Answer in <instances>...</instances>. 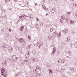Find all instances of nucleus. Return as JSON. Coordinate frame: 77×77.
Here are the masks:
<instances>
[{
  "mask_svg": "<svg viewBox=\"0 0 77 77\" xmlns=\"http://www.w3.org/2000/svg\"><path fill=\"white\" fill-rule=\"evenodd\" d=\"M39 41H38L37 40H35L33 42V44L35 46V47H38V45Z\"/></svg>",
  "mask_w": 77,
  "mask_h": 77,
  "instance_id": "nucleus-1",
  "label": "nucleus"
},
{
  "mask_svg": "<svg viewBox=\"0 0 77 77\" xmlns=\"http://www.w3.org/2000/svg\"><path fill=\"white\" fill-rule=\"evenodd\" d=\"M12 60L14 62L17 61V57L15 55L13 56L12 58Z\"/></svg>",
  "mask_w": 77,
  "mask_h": 77,
  "instance_id": "nucleus-2",
  "label": "nucleus"
},
{
  "mask_svg": "<svg viewBox=\"0 0 77 77\" xmlns=\"http://www.w3.org/2000/svg\"><path fill=\"white\" fill-rule=\"evenodd\" d=\"M18 41L19 42H20V43H23L24 42V39L22 38H20V39H19L18 40Z\"/></svg>",
  "mask_w": 77,
  "mask_h": 77,
  "instance_id": "nucleus-3",
  "label": "nucleus"
},
{
  "mask_svg": "<svg viewBox=\"0 0 77 77\" xmlns=\"http://www.w3.org/2000/svg\"><path fill=\"white\" fill-rule=\"evenodd\" d=\"M56 47H54L52 52V53L53 54H55L56 52Z\"/></svg>",
  "mask_w": 77,
  "mask_h": 77,
  "instance_id": "nucleus-4",
  "label": "nucleus"
},
{
  "mask_svg": "<svg viewBox=\"0 0 77 77\" xmlns=\"http://www.w3.org/2000/svg\"><path fill=\"white\" fill-rule=\"evenodd\" d=\"M20 18V19L22 20H26V19L24 18V16L23 15L21 16H19Z\"/></svg>",
  "mask_w": 77,
  "mask_h": 77,
  "instance_id": "nucleus-5",
  "label": "nucleus"
},
{
  "mask_svg": "<svg viewBox=\"0 0 77 77\" xmlns=\"http://www.w3.org/2000/svg\"><path fill=\"white\" fill-rule=\"evenodd\" d=\"M56 11V9L55 8H53L52 9V10L51 11V12L52 13H54Z\"/></svg>",
  "mask_w": 77,
  "mask_h": 77,
  "instance_id": "nucleus-6",
  "label": "nucleus"
},
{
  "mask_svg": "<svg viewBox=\"0 0 77 77\" xmlns=\"http://www.w3.org/2000/svg\"><path fill=\"white\" fill-rule=\"evenodd\" d=\"M58 35L57 32H54L53 34V35L55 37L57 36Z\"/></svg>",
  "mask_w": 77,
  "mask_h": 77,
  "instance_id": "nucleus-7",
  "label": "nucleus"
},
{
  "mask_svg": "<svg viewBox=\"0 0 77 77\" xmlns=\"http://www.w3.org/2000/svg\"><path fill=\"white\" fill-rule=\"evenodd\" d=\"M6 71V69L5 68H2V69L1 70V73H4V72H5Z\"/></svg>",
  "mask_w": 77,
  "mask_h": 77,
  "instance_id": "nucleus-8",
  "label": "nucleus"
},
{
  "mask_svg": "<svg viewBox=\"0 0 77 77\" xmlns=\"http://www.w3.org/2000/svg\"><path fill=\"white\" fill-rule=\"evenodd\" d=\"M48 38L49 39H50L51 40H53V36L50 35L48 36Z\"/></svg>",
  "mask_w": 77,
  "mask_h": 77,
  "instance_id": "nucleus-9",
  "label": "nucleus"
},
{
  "mask_svg": "<svg viewBox=\"0 0 77 77\" xmlns=\"http://www.w3.org/2000/svg\"><path fill=\"white\" fill-rule=\"evenodd\" d=\"M33 72L35 73V74H38V70L36 69H33Z\"/></svg>",
  "mask_w": 77,
  "mask_h": 77,
  "instance_id": "nucleus-10",
  "label": "nucleus"
},
{
  "mask_svg": "<svg viewBox=\"0 0 77 77\" xmlns=\"http://www.w3.org/2000/svg\"><path fill=\"white\" fill-rule=\"evenodd\" d=\"M29 55H30L29 53V52H27L25 56L27 57V58H29Z\"/></svg>",
  "mask_w": 77,
  "mask_h": 77,
  "instance_id": "nucleus-11",
  "label": "nucleus"
},
{
  "mask_svg": "<svg viewBox=\"0 0 77 77\" xmlns=\"http://www.w3.org/2000/svg\"><path fill=\"white\" fill-rule=\"evenodd\" d=\"M34 62H39V60L37 58H35L34 59Z\"/></svg>",
  "mask_w": 77,
  "mask_h": 77,
  "instance_id": "nucleus-12",
  "label": "nucleus"
},
{
  "mask_svg": "<svg viewBox=\"0 0 77 77\" xmlns=\"http://www.w3.org/2000/svg\"><path fill=\"white\" fill-rule=\"evenodd\" d=\"M8 50L9 52H11L12 51V48L11 47H9L8 48Z\"/></svg>",
  "mask_w": 77,
  "mask_h": 77,
  "instance_id": "nucleus-13",
  "label": "nucleus"
},
{
  "mask_svg": "<svg viewBox=\"0 0 77 77\" xmlns=\"http://www.w3.org/2000/svg\"><path fill=\"white\" fill-rule=\"evenodd\" d=\"M42 45V42H40V44L39 45V46L38 47V48H40L41 46Z\"/></svg>",
  "mask_w": 77,
  "mask_h": 77,
  "instance_id": "nucleus-14",
  "label": "nucleus"
},
{
  "mask_svg": "<svg viewBox=\"0 0 77 77\" xmlns=\"http://www.w3.org/2000/svg\"><path fill=\"white\" fill-rule=\"evenodd\" d=\"M36 68L38 70H39V71H41V68L39 66H36Z\"/></svg>",
  "mask_w": 77,
  "mask_h": 77,
  "instance_id": "nucleus-15",
  "label": "nucleus"
},
{
  "mask_svg": "<svg viewBox=\"0 0 77 77\" xmlns=\"http://www.w3.org/2000/svg\"><path fill=\"white\" fill-rule=\"evenodd\" d=\"M70 70L72 71L73 72L75 71V68H70Z\"/></svg>",
  "mask_w": 77,
  "mask_h": 77,
  "instance_id": "nucleus-16",
  "label": "nucleus"
},
{
  "mask_svg": "<svg viewBox=\"0 0 77 77\" xmlns=\"http://www.w3.org/2000/svg\"><path fill=\"white\" fill-rule=\"evenodd\" d=\"M69 40H70V37H68L67 38V40H66V42H68L69 41Z\"/></svg>",
  "mask_w": 77,
  "mask_h": 77,
  "instance_id": "nucleus-17",
  "label": "nucleus"
},
{
  "mask_svg": "<svg viewBox=\"0 0 77 77\" xmlns=\"http://www.w3.org/2000/svg\"><path fill=\"white\" fill-rule=\"evenodd\" d=\"M61 18L62 19V20H65L66 18H65V16H61Z\"/></svg>",
  "mask_w": 77,
  "mask_h": 77,
  "instance_id": "nucleus-18",
  "label": "nucleus"
},
{
  "mask_svg": "<svg viewBox=\"0 0 77 77\" xmlns=\"http://www.w3.org/2000/svg\"><path fill=\"white\" fill-rule=\"evenodd\" d=\"M24 28V26H21L20 29V30L22 31H23V29Z\"/></svg>",
  "mask_w": 77,
  "mask_h": 77,
  "instance_id": "nucleus-19",
  "label": "nucleus"
},
{
  "mask_svg": "<svg viewBox=\"0 0 77 77\" xmlns=\"http://www.w3.org/2000/svg\"><path fill=\"white\" fill-rule=\"evenodd\" d=\"M64 62H65V59H64L61 60V63H64Z\"/></svg>",
  "mask_w": 77,
  "mask_h": 77,
  "instance_id": "nucleus-20",
  "label": "nucleus"
},
{
  "mask_svg": "<svg viewBox=\"0 0 77 77\" xmlns=\"http://www.w3.org/2000/svg\"><path fill=\"white\" fill-rule=\"evenodd\" d=\"M32 53H33V54L34 55L36 54V51L35 50H33L32 51Z\"/></svg>",
  "mask_w": 77,
  "mask_h": 77,
  "instance_id": "nucleus-21",
  "label": "nucleus"
},
{
  "mask_svg": "<svg viewBox=\"0 0 77 77\" xmlns=\"http://www.w3.org/2000/svg\"><path fill=\"white\" fill-rule=\"evenodd\" d=\"M49 74H50V73H51V74H53V72L52 71V70L50 69L49 70Z\"/></svg>",
  "mask_w": 77,
  "mask_h": 77,
  "instance_id": "nucleus-22",
  "label": "nucleus"
},
{
  "mask_svg": "<svg viewBox=\"0 0 77 77\" xmlns=\"http://www.w3.org/2000/svg\"><path fill=\"white\" fill-rule=\"evenodd\" d=\"M69 23L70 24H74V21H73L72 20H70V21Z\"/></svg>",
  "mask_w": 77,
  "mask_h": 77,
  "instance_id": "nucleus-23",
  "label": "nucleus"
},
{
  "mask_svg": "<svg viewBox=\"0 0 77 77\" xmlns=\"http://www.w3.org/2000/svg\"><path fill=\"white\" fill-rule=\"evenodd\" d=\"M31 62H32V63H34V58H31L30 60Z\"/></svg>",
  "mask_w": 77,
  "mask_h": 77,
  "instance_id": "nucleus-24",
  "label": "nucleus"
},
{
  "mask_svg": "<svg viewBox=\"0 0 77 77\" xmlns=\"http://www.w3.org/2000/svg\"><path fill=\"white\" fill-rule=\"evenodd\" d=\"M30 17H29L30 18H33V17H34V15L33 14H30Z\"/></svg>",
  "mask_w": 77,
  "mask_h": 77,
  "instance_id": "nucleus-25",
  "label": "nucleus"
},
{
  "mask_svg": "<svg viewBox=\"0 0 77 77\" xmlns=\"http://www.w3.org/2000/svg\"><path fill=\"white\" fill-rule=\"evenodd\" d=\"M54 30V29H53V28H52L50 29V31L51 32H52L53 31V30Z\"/></svg>",
  "mask_w": 77,
  "mask_h": 77,
  "instance_id": "nucleus-26",
  "label": "nucleus"
},
{
  "mask_svg": "<svg viewBox=\"0 0 77 77\" xmlns=\"http://www.w3.org/2000/svg\"><path fill=\"white\" fill-rule=\"evenodd\" d=\"M57 61L58 62H60H60H61V59H58L57 60Z\"/></svg>",
  "mask_w": 77,
  "mask_h": 77,
  "instance_id": "nucleus-27",
  "label": "nucleus"
},
{
  "mask_svg": "<svg viewBox=\"0 0 77 77\" xmlns=\"http://www.w3.org/2000/svg\"><path fill=\"white\" fill-rule=\"evenodd\" d=\"M72 52L71 51H68V54L70 56H71Z\"/></svg>",
  "mask_w": 77,
  "mask_h": 77,
  "instance_id": "nucleus-28",
  "label": "nucleus"
},
{
  "mask_svg": "<svg viewBox=\"0 0 77 77\" xmlns=\"http://www.w3.org/2000/svg\"><path fill=\"white\" fill-rule=\"evenodd\" d=\"M40 26H43V23L42 22H41L40 23Z\"/></svg>",
  "mask_w": 77,
  "mask_h": 77,
  "instance_id": "nucleus-29",
  "label": "nucleus"
},
{
  "mask_svg": "<svg viewBox=\"0 0 77 77\" xmlns=\"http://www.w3.org/2000/svg\"><path fill=\"white\" fill-rule=\"evenodd\" d=\"M73 6H75V7H76V6H77V5L76 3L74 2L73 3Z\"/></svg>",
  "mask_w": 77,
  "mask_h": 77,
  "instance_id": "nucleus-30",
  "label": "nucleus"
},
{
  "mask_svg": "<svg viewBox=\"0 0 77 77\" xmlns=\"http://www.w3.org/2000/svg\"><path fill=\"white\" fill-rule=\"evenodd\" d=\"M5 36L6 37V38H8V36H9V34H5Z\"/></svg>",
  "mask_w": 77,
  "mask_h": 77,
  "instance_id": "nucleus-31",
  "label": "nucleus"
},
{
  "mask_svg": "<svg viewBox=\"0 0 77 77\" xmlns=\"http://www.w3.org/2000/svg\"><path fill=\"white\" fill-rule=\"evenodd\" d=\"M75 48H77V43H75Z\"/></svg>",
  "mask_w": 77,
  "mask_h": 77,
  "instance_id": "nucleus-32",
  "label": "nucleus"
},
{
  "mask_svg": "<svg viewBox=\"0 0 77 77\" xmlns=\"http://www.w3.org/2000/svg\"><path fill=\"white\" fill-rule=\"evenodd\" d=\"M61 35V32H60V34L58 35V37L60 38V35Z\"/></svg>",
  "mask_w": 77,
  "mask_h": 77,
  "instance_id": "nucleus-33",
  "label": "nucleus"
},
{
  "mask_svg": "<svg viewBox=\"0 0 77 77\" xmlns=\"http://www.w3.org/2000/svg\"><path fill=\"white\" fill-rule=\"evenodd\" d=\"M63 32L65 34V33H66V31L65 30H63Z\"/></svg>",
  "mask_w": 77,
  "mask_h": 77,
  "instance_id": "nucleus-34",
  "label": "nucleus"
},
{
  "mask_svg": "<svg viewBox=\"0 0 77 77\" xmlns=\"http://www.w3.org/2000/svg\"><path fill=\"white\" fill-rule=\"evenodd\" d=\"M71 12H67V14L68 15H71Z\"/></svg>",
  "mask_w": 77,
  "mask_h": 77,
  "instance_id": "nucleus-35",
  "label": "nucleus"
},
{
  "mask_svg": "<svg viewBox=\"0 0 77 77\" xmlns=\"http://www.w3.org/2000/svg\"><path fill=\"white\" fill-rule=\"evenodd\" d=\"M20 53L21 54H23V53H24V52H23V51L22 50H20Z\"/></svg>",
  "mask_w": 77,
  "mask_h": 77,
  "instance_id": "nucleus-36",
  "label": "nucleus"
},
{
  "mask_svg": "<svg viewBox=\"0 0 77 77\" xmlns=\"http://www.w3.org/2000/svg\"><path fill=\"white\" fill-rule=\"evenodd\" d=\"M17 74V75H21V72H19Z\"/></svg>",
  "mask_w": 77,
  "mask_h": 77,
  "instance_id": "nucleus-37",
  "label": "nucleus"
},
{
  "mask_svg": "<svg viewBox=\"0 0 77 77\" xmlns=\"http://www.w3.org/2000/svg\"><path fill=\"white\" fill-rule=\"evenodd\" d=\"M3 7L2 6H0V9H2V8H3Z\"/></svg>",
  "mask_w": 77,
  "mask_h": 77,
  "instance_id": "nucleus-38",
  "label": "nucleus"
},
{
  "mask_svg": "<svg viewBox=\"0 0 77 77\" xmlns=\"http://www.w3.org/2000/svg\"><path fill=\"white\" fill-rule=\"evenodd\" d=\"M31 45H32V44H30V45H28L27 46V48H30V46H31Z\"/></svg>",
  "mask_w": 77,
  "mask_h": 77,
  "instance_id": "nucleus-39",
  "label": "nucleus"
},
{
  "mask_svg": "<svg viewBox=\"0 0 77 77\" xmlns=\"http://www.w3.org/2000/svg\"><path fill=\"white\" fill-rule=\"evenodd\" d=\"M43 8H44V9H45V5H42Z\"/></svg>",
  "mask_w": 77,
  "mask_h": 77,
  "instance_id": "nucleus-40",
  "label": "nucleus"
},
{
  "mask_svg": "<svg viewBox=\"0 0 77 77\" xmlns=\"http://www.w3.org/2000/svg\"><path fill=\"white\" fill-rule=\"evenodd\" d=\"M60 22L61 23H63V20H60Z\"/></svg>",
  "mask_w": 77,
  "mask_h": 77,
  "instance_id": "nucleus-41",
  "label": "nucleus"
},
{
  "mask_svg": "<svg viewBox=\"0 0 77 77\" xmlns=\"http://www.w3.org/2000/svg\"><path fill=\"white\" fill-rule=\"evenodd\" d=\"M4 18L5 19H7V17H6V15H5L4 16Z\"/></svg>",
  "mask_w": 77,
  "mask_h": 77,
  "instance_id": "nucleus-42",
  "label": "nucleus"
},
{
  "mask_svg": "<svg viewBox=\"0 0 77 77\" xmlns=\"http://www.w3.org/2000/svg\"><path fill=\"white\" fill-rule=\"evenodd\" d=\"M24 16L25 17H29V16H27L25 14L24 15Z\"/></svg>",
  "mask_w": 77,
  "mask_h": 77,
  "instance_id": "nucleus-43",
  "label": "nucleus"
},
{
  "mask_svg": "<svg viewBox=\"0 0 77 77\" xmlns=\"http://www.w3.org/2000/svg\"><path fill=\"white\" fill-rule=\"evenodd\" d=\"M2 12H5L6 11V10L4 9H3L2 10Z\"/></svg>",
  "mask_w": 77,
  "mask_h": 77,
  "instance_id": "nucleus-44",
  "label": "nucleus"
},
{
  "mask_svg": "<svg viewBox=\"0 0 77 77\" xmlns=\"http://www.w3.org/2000/svg\"><path fill=\"white\" fill-rule=\"evenodd\" d=\"M68 21V18H66V22H67V21Z\"/></svg>",
  "mask_w": 77,
  "mask_h": 77,
  "instance_id": "nucleus-45",
  "label": "nucleus"
},
{
  "mask_svg": "<svg viewBox=\"0 0 77 77\" xmlns=\"http://www.w3.org/2000/svg\"><path fill=\"white\" fill-rule=\"evenodd\" d=\"M4 77H7V75H6V74H5Z\"/></svg>",
  "mask_w": 77,
  "mask_h": 77,
  "instance_id": "nucleus-46",
  "label": "nucleus"
},
{
  "mask_svg": "<svg viewBox=\"0 0 77 77\" xmlns=\"http://www.w3.org/2000/svg\"><path fill=\"white\" fill-rule=\"evenodd\" d=\"M28 38H29V39H30V36H28Z\"/></svg>",
  "mask_w": 77,
  "mask_h": 77,
  "instance_id": "nucleus-47",
  "label": "nucleus"
},
{
  "mask_svg": "<svg viewBox=\"0 0 77 77\" xmlns=\"http://www.w3.org/2000/svg\"><path fill=\"white\" fill-rule=\"evenodd\" d=\"M21 65H22V66H23V65H24V63H21Z\"/></svg>",
  "mask_w": 77,
  "mask_h": 77,
  "instance_id": "nucleus-48",
  "label": "nucleus"
},
{
  "mask_svg": "<svg viewBox=\"0 0 77 77\" xmlns=\"http://www.w3.org/2000/svg\"><path fill=\"white\" fill-rule=\"evenodd\" d=\"M18 49H19V50H20V49H21V48L20 47H18Z\"/></svg>",
  "mask_w": 77,
  "mask_h": 77,
  "instance_id": "nucleus-49",
  "label": "nucleus"
},
{
  "mask_svg": "<svg viewBox=\"0 0 77 77\" xmlns=\"http://www.w3.org/2000/svg\"><path fill=\"white\" fill-rule=\"evenodd\" d=\"M36 20L38 22V21H39V20H38V18H36Z\"/></svg>",
  "mask_w": 77,
  "mask_h": 77,
  "instance_id": "nucleus-50",
  "label": "nucleus"
},
{
  "mask_svg": "<svg viewBox=\"0 0 77 77\" xmlns=\"http://www.w3.org/2000/svg\"><path fill=\"white\" fill-rule=\"evenodd\" d=\"M15 38H16V39H17V38H18V37H17V36H16Z\"/></svg>",
  "mask_w": 77,
  "mask_h": 77,
  "instance_id": "nucleus-51",
  "label": "nucleus"
},
{
  "mask_svg": "<svg viewBox=\"0 0 77 77\" xmlns=\"http://www.w3.org/2000/svg\"><path fill=\"white\" fill-rule=\"evenodd\" d=\"M7 2H8V0H5V3H7Z\"/></svg>",
  "mask_w": 77,
  "mask_h": 77,
  "instance_id": "nucleus-52",
  "label": "nucleus"
},
{
  "mask_svg": "<svg viewBox=\"0 0 77 77\" xmlns=\"http://www.w3.org/2000/svg\"><path fill=\"white\" fill-rule=\"evenodd\" d=\"M9 31H10V32H11V29H9Z\"/></svg>",
  "mask_w": 77,
  "mask_h": 77,
  "instance_id": "nucleus-53",
  "label": "nucleus"
},
{
  "mask_svg": "<svg viewBox=\"0 0 77 77\" xmlns=\"http://www.w3.org/2000/svg\"><path fill=\"white\" fill-rule=\"evenodd\" d=\"M31 77H36L35 76H32Z\"/></svg>",
  "mask_w": 77,
  "mask_h": 77,
  "instance_id": "nucleus-54",
  "label": "nucleus"
},
{
  "mask_svg": "<svg viewBox=\"0 0 77 77\" xmlns=\"http://www.w3.org/2000/svg\"><path fill=\"white\" fill-rule=\"evenodd\" d=\"M14 1L15 2H17V0H15Z\"/></svg>",
  "mask_w": 77,
  "mask_h": 77,
  "instance_id": "nucleus-55",
  "label": "nucleus"
},
{
  "mask_svg": "<svg viewBox=\"0 0 77 77\" xmlns=\"http://www.w3.org/2000/svg\"><path fill=\"white\" fill-rule=\"evenodd\" d=\"M70 1H71V2H73V1H74V0H70Z\"/></svg>",
  "mask_w": 77,
  "mask_h": 77,
  "instance_id": "nucleus-56",
  "label": "nucleus"
},
{
  "mask_svg": "<svg viewBox=\"0 0 77 77\" xmlns=\"http://www.w3.org/2000/svg\"><path fill=\"white\" fill-rule=\"evenodd\" d=\"M37 3H35V5H36H36H37Z\"/></svg>",
  "mask_w": 77,
  "mask_h": 77,
  "instance_id": "nucleus-57",
  "label": "nucleus"
},
{
  "mask_svg": "<svg viewBox=\"0 0 77 77\" xmlns=\"http://www.w3.org/2000/svg\"><path fill=\"white\" fill-rule=\"evenodd\" d=\"M25 62H27V60H25Z\"/></svg>",
  "mask_w": 77,
  "mask_h": 77,
  "instance_id": "nucleus-58",
  "label": "nucleus"
},
{
  "mask_svg": "<svg viewBox=\"0 0 77 77\" xmlns=\"http://www.w3.org/2000/svg\"><path fill=\"white\" fill-rule=\"evenodd\" d=\"M74 32H72V33L73 34H74Z\"/></svg>",
  "mask_w": 77,
  "mask_h": 77,
  "instance_id": "nucleus-59",
  "label": "nucleus"
},
{
  "mask_svg": "<svg viewBox=\"0 0 77 77\" xmlns=\"http://www.w3.org/2000/svg\"><path fill=\"white\" fill-rule=\"evenodd\" d=\"M69 56H67L66 57V58H68V57H69Z\"/></svg>",
  "mask_w": 77,
  "mask_h": 77,
  "instance_id": "nucleus-60",
  "label": "nucleus"
},
{
  "mask_svg": "<svg viewBox=\"0 0 77 77\" xmlns=\"http://www.w3.org/2000/svg\"><path fill=\"white\" fill-rule=\"evenodd\" d=\"M63 45H64L65 44V43H63Z\"/></svg>",
  "mask_w": 77,
  "mask_h": 77,
  "instance_id": "nucleus-61",
  "label": "nucleus"
},
{
  "mask_svg": "<svg viewBox=\"0 0 77 77\" xmlns=\"http://www.w3.org/2000/svg\"><path fill=\"white\" fill-rule=\"evenodd\" d=\"M2 75H3V73L1 74Z\"/></svg>",
  "mask_w": 77,
  "mask_h": 77,
  "instance_id": "nucleus-62",
  "label": "nucleus"
},
{
  "mask_svg": "<svg viewBox=\"0 0 77 77\" xmlns=\"http://www.w3.org/2000/svg\"><path fill=\"white\" fill-rule=\"evenodd\" d=\"M10 1V0H8V2H9Z\"/></svg>",
  "mask_w": 77,
  "mask_h": 77,
  "instance_id": "nucleus-63",
  "label": "nucleus"
},
{
  "mask_svg": "<svg viewBox=\"0 0 77 77\" xmlns=\"http://www.w3.org/2000/svg\"><path fill=\"white\" fill-rule=\"evenodd\" d=\"M48 15V14L47 13V14H46V15Z\"/></svg>",
  "mask_w": 77,
  "mask_h": 77,
  "instance_id": "nucleus-64",
  "label": "nucleus"
}]
</instances>
